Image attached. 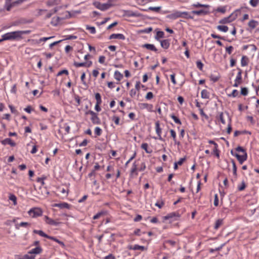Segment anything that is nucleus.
<instances>
[{"label": "nucleus", "mask_w": 259, "mask_h": 259, "mask_svg": "<svg viewBox=\"0 0 259 259\" xmlns=\"http://www.w3.org/2000/svg\"><path fill=\"white\" fill-rule=\"evenodd\" d=\"M155 130L156 134L158 136V139L161 141H164V139L163 138H162L161 136L162 130L161 128L160 127V123L158 121H156L155 123Z\"/></svg>", "instance_id": "39448f33"}, {"label": "nucleus", "mask_w": 259, "mask_h": 259, "mask_svg": "<svg viewBox=\"0 0 259 259\" xmlns=\"http://www.w3.org/2000/svg\"><path fill=\"white\" fill-rule=\"evenodd\" d=\"M85 114H90L91 115V120L93 124H99L101 123V120L98 116L97 113H95L92 110H88L85 112Z\"/></svg>", "instance_id": "7ed1b4c3"}, {"label": "nucleus", "mask_w": 259, "mask_h": 259, "mask_svg": "<svg viewBox=\"0 0 259 259\" xmlns=\"http://www.w3.org/2000/svg\"><path fill=\"white\" fill-rule=\"evenodd\" d=\"M164 205V202L163 201L161 200L160 202L157 201L155 204V205L157 206L159 208H162V207Z\"/></svg>", "instance_id": "0e129e2a"}, {"label": "nucleus", "mask_w": 259, "mask_h": 259, "mask_svg": "<svg viewBox=\"0 0 259 259\" xmlns=\"http://www.w3.org/2000/svg\"><path fill=\"white\" fill-rule=\"evenodd\" d=\"M44 220L47 224L52 226H57L60 224V222L54 221L47 215L45 216Z\"/></svg>", "instance_id": "0eeeda50"}, {"label": "nucleus", "mask_w": 259, "mask_h": 259, "mask_svg": "<svg viewBox=\"0 0 259 259\" xmlns=\"http://www.w3.org/2000/svg\"><path fill=\"white\" fill-rule=\"evenodd\" d=\"M225 245V243H223L222 244H221L220 246L218 247H216L215 248H210L209 249V252L210 253H213L214 251H220L221 250L222 248Z\"/></svg>", "instance_id": "c9c22d12"}, {"label": "nucleus", "mask_w": 259, "mask_h": 259, "mask_svg": "<svg viewBox=\"0 0 259 259\" xmlns=\"http://www.w3.org/2000/svg\"><path fill=\"white\" fill-rule=\"evenodd\" d=\"M217 118L219 119L221 123L223 124H226V121H225V120L224 118V113L223 112H221L219 113V116H217Z\"/></svg>", "instance_id": "79ce46f5"}, {"label": "nucleus", "mask_w": 259, "mask_h": 259, "mask_svg": "<svg viewBox=\"0 0 259 259\" xmlns=\"http://www.w3.org/2000/svg\"><path fill=\"white\" fill-rule=\"evenodd\" d=\"M217 28L219 30L224 32H227L229 29L228 27L226 25H218Z\"/></svg>", "instance_id": "72a5a7b5"}, {"label": "nucleus", "mask_w": 259, "mask_h": 259, "mask_svg": "<svg viewBox=\"0 0 259 259\" xmlns=\"http://www.w3.org/2000/svg\"><path fill=\"white\" fill-rule=\"evenodd\" d=\"M63 74H65L67 75H68V74H69L68 71L67 69L62 70L57 73V76H60Z\"/></svg>", "instance_id": "e2e57ef3"}, {"label": "nucleus", "mask_w": 259, "mask_h": 259, "mask_svg": "<svg viewBox=\"0 0 259 259\" xmlns=\"http://www.w3.org/2000/svg\"><path fill=\"white\" fill-rule=\"evenodd\" d=\"M214 205L215 206H218L219 205V198L217 194L214 195V199L213 202Z\"/></svg>", "instance_id": "774afa93"}, {"label": "nucleus", "mask_w": 259, "mask_h": 259, "mask_svg": "<svg viewBox=\"0 0 259 259\" xmlns=\"http://www.w3.org/2000/svg\"><path fill=\"white\" fill-rule=\"evenodd\" d=\"M54 36H50V37H42V38H40L37 41V44H39V43H40L42 41H46L52 38H53Z\"/></svg>", "instance_id": "052dcab7"}, {"label": "nucleus", "mask_w": 259, "mask_h": 259, "mask_svg": "<svg viewBox=\"0 0 259 259\" xmlns=\"http://www.w3.org/2000/svg\"><path fill=\"white\" fill-rule=\"evenodd\" d=\"M114 77L116 80L120 81L123 78V75L119 71L116 70L114 72Z\"/></svg>", "instance_id": "5701e85b"}, {"label": "nucleus", "mask_w": 259, "mask_h": 259, "mask_svg": "<svg viewBox=\"0 0 259 259\" xmlns=\"http://www.w3.org/2000/svg\"><path fill=\"white\" fill-rule=\"evenodd\" d=\"M152 30V28L151 27L145 28L141 30V32L145 33H149Z\"/></svg>", "instance_id": "13d9d810"}, {"label": "nucleus", "mask_w": 259, "mask_h": 259, "mask_svg": "<svg viewBox=\"0 0 259 259\" xmlns=\"http://www.w3.org/2000/svg\"><path fill=\"white\" fill-rule=\"evenodd\" d=\"M231 14H233V18L234 19V20L237 18V17L241 14V9H237L235 10L233 13H232Z\"/></svg>", "instance_id": "e433bc0d"}, {"label": "nucleus", "mask_w": 259, "mask_h": 259, "mask_svg": "<svg viewBox=\"0 0 259 259\" xmlns=\"http://www.w3.org/2000/svg\"><path fill=\"white\" fill-rule=\"evenodd\" d=\"M29 214L33 218H36L41 216L42 214V211L40 208H33L29 211Z\"/></svg>", "instance_id": "20e7f679"}, {"label": "nucleus", "mask_w": 259, "mask_h": 259, "mask_svg": "<svg viewBox=\"0 0 259 259\" xmlns=\"http://www.w3.org/2000/svg\"><path fill=\"white\" fill-rule=\"evenodd\" d=\"M141 109H147L148 111H152L153 105L148 103H141L139 105Z\"/></svg>", "instance_id": "a211bd4d"}, {"label": "nucleus", "mask_w": 259, "mask_h": 259, "mask_svg": "<svg viewBox=\"0 0 259 259\" xmlns=\"http://www.w3.org/2000/svg\"><path fill=\"white\" fill-rule=\"evenodd\" d=\"M85 28L87 30L90 31L91 34H95L96 32V28L94 26H91L88 25H85Z\"/></svg>", "instance_id": "58836bf2"}, {"label": "nucleus", "mask_w": 259, "mask_h": 259, "mask_svg": "<svg viewBox=\"0 0 259 259\" xmlns=\"http://www.w3.org/2000/svg\"><path fill=\"white\" fill-rule=\"evenodd\" d=\"M161 47L164 49H167L170 46V40L169 39H164L159 40Z\"/></svg>", "instance_id": "2eb2a0df"}, {"label": "nucleus", "mask_w": 259, "mask_h": 259, "mask_svg": "<svg viewBox=\"0 0 259 259\" xmlns=\"http://www.w3.org/2000/svg\"><path fill=\"white\" fill-rule=\"evenodd\" d=\"M14 7L12 3H9L5 1V5L4 6V9L7 11H10L11 9Z\"/></svg>", "instance_id": "a878e982"}, {"label": "nucleus", "mask_w": 259, "mask_h": 259, "mask_svg": "<svg viewBox=\"0 0 259 259\" xmlns=\"http://www.w3.org/2000/svg\"><path fill=\"white\" fill-rule=\"evenodd\" d=\"M19 259H35V256L32 255L25 254Z\"/></svg>", "instance_id": "4d7b16f0"}, {"label": "nucleus", "mask_w": 259, "mask_h": 259, "mask_svg": "<svg viewBox=\"0 0 259 259\" xmlns=\"http://www.w3.org/2000/svg\"><path fill=\"white\" fill-rule=\"evenodd\" d=\"M191 13L198 16L206 15L209 13V11L205 10H194L191 11Z\"/></svg>", "instance_id": "f8f14e48"}, {"label": "nucleus", "mask_w": 259, "mask_h": 259, "mask_svg": "<svg viewBox=\"0 0 259 259\" xmlns=\"http://www.w3.org/2000/svg\"><path fill=\"white\" fill-rule=\"evenodd\" d=\"M183 18L187 19H193L194 18V16L191 15V13L188 12H183Z\"/></svg>", "instance_id": "473e14b6"}, {"label": "nucleus", "mask_w": 259, "mask_h": 259, "mask_svg": "<svg viewBox=\"0 0 259 259\" xmlns=\"http://www.w3.org/2000/svg\"><path fill=\"white\" fill-rule=\"evenodd\" d=\"M42 251V249L40 246H36L35 248H32L31 250H30L29 251V253L38 254L41 253Z\"/></svg>", "instance_id": "6ab92c4d"}, {"label": "nucleus", "mask_w": 259, "mask_h": 259, "mask_svg": "<svg viewBox=\"0 0 259 259\" xmlns=\"http://www.w3.org/2000/svg\"><path fill=\"white\" fill-rule=\"evenodd\" d=\"M109 39H118L121 40H124L125 39V37L123 34L121 33H113L109 36Z\"/></svg>", "instance_id": "9b49d317"}, {"label": "nucleus", "mask_w": 259, "mask_h": 259, "mask_svg": "<svg viewBox=\"0 0 259 259\" xmlns=\"http://www.w3.org/2000/svg\"><path fill=\"white\" fill-rule=\"evenodd\" d=\"M124 15L131 17H139L141 16V14L138 12H134L131 10H125L124 11Z\"/></svg>", "instance_id": "6e6552de"}, {"label": "nucleus", "mask_w": 259, "mask_h": 259, "mask_svg": "<svg viewBox=\"0 0 259 259\" xmlns=\"http://www.w3.org/2000/svg\"><path fill=\"white\" fill-rule=\"evenodd\" d=\"M259 0H250L249 4L253 7H255L258 4Z\"/></svg>", "instance_id": "680f3d73"}, {"label": "nucleus", "mask_w": 259, "mask_h": 259, "mask_svg": "<svg viewBox=\"0 0 259 259\" xmlns=\"http://www.w3.org/2000/svg\"><path fill=\"white\" fill-rule=\"evenodd\" d=\"M166 17L168 19L171 20H176L177 18V11H174V12L170 14L167 15Z\"/></svg>", "instance_id": "2f4dec72"}, {"label": "nucleus", "mask_w": 259, "mask_h": 259, "mask_svg": "<svg viewBox=\"0 0 259 259\" xmlns=\"http://www.w3.org/2000/svg\"><path fill=\"white\" fill-rule=\"evenodd\" d=\"M87 64V62L79 63V62H74L73 63V65L74 66H75L76 67H86Z\"/></svg>", "instance_id": "37998d69"}, {"label": "nucleus", "mask_w": 259, "mask_h": 259, "mask_svg": "<svg viewBox=\"0 0 259 259\" xmlns=\"http://www.w3.org/2000/svg\"><path fill=\"white\" fill-rule=\"evenodd\" d=\"M235 157L237 158L240 164H242L247 158V153H243L242 155H239L238 153H235Z\"/></svg>", "instance_id": "1a4fd4ad"}, {"label": "nucleus", "mask_w": 259, "mask_h": 259, "mask_svg": "<svg viewBox=\"0 0 259 259\" xmlns=\"http://www.w3.org/2000/svg\"><path fill=\"white\" fill-rule=\"evenodd\" d=\"M33 232L35 234H38L41 237H44L47 238H48L49 236L47 234H46L45 232H44L42 230H34L33 231Z\"/></svg>", "instance_id": "c756f323"}, {"label": "nucleus", "mask_w": 259, "mask_h": 259, "mask_svg": "<svg viewBox=\"0 0 259 259\" xmlns=\"http://www.w3.org/2000/svg\"><path fill=\"white\" fill-rule=\"evenodd\" d=\"M180 217L179 213L177 212H172L168 213L167 215L164 216L163 219L164 220H167L169 219H172L174 218H179Z\"/></svg>", "instance_id": "4468645a"}, {"label": "nucleus", "mask_w": 259, "mask_h": 259, "mask_svg": "<svg viewBox=\"0 0 259 259\" xmlns=\"http://www.w3.org/2000/svg\"><path fill=\"white\" fill-rule=\"evenodd\" d=\"M192 6L193 7H195V8H201V7H203V8H208L209 7V6L208 5L201 4H200L198 2H197L196 3L193 4L192 5Z\"/></svg>", "instance_id": "f704fd0d"}, {"label": "nucleus", "mask_w": 259, "mask_h": 259, "mask_svg": "<svg viewBox=\"0 0 259 259\" xmlns=\"http://www.w3.org/2000/svg\"><path fill=\"white\" fill-rule=\"evenodd\" d=\"M95 99L96 100V103H102L101 96L100 93H97L95 94Z\"/></svg>", "instance_id": "864d4df0"}, {"label": "nucleus", "mask_w": 259, "mask_h": 259, "mask_svg": "<svg viewBox=\"0 0 259 259\" xmlns=\"http://www.w3.org/2000/svg\"><path fill=\"white\" fill-rule=\"evenodd\" d=\"M112 120L114 122L115 124L117 125H119L120 118L116 115L113 116Z\"/></svg>", "instance_id": "09e8293b"}, {"label": "nucleus", "mask_w": 259, "mask_h": 259, "mask_svg": "<svg viewBox=\"0 0 259 259\" xmlns=\"http://www.w3.org/2000/svg\"><path fill=\"white\" fill-rule=\"evenodd\" d=\"M48 239L52 240L57 242L63 247H65V244H64V242L62 241L59 240V239H58L57 238H56L55 237L49 236Z\"/></svg>", "instance_id": "cd10ccee"}, {"label": "nucleus", "mask_w": 259, "mask_h": 259, "mask_svg": "<svg viewBox=\"0 0 259 259\" xmlns=\"http://www.w3.org/2000/svg\"><path fill=\"white\" fill-rule=\"evenodd\" d=\"M258 24H259V23H258V21L254 20H250L248 23V26L251 29L255 28L257 25H258Z\"/></svg>", "instance_id": "4be33fe9"}, {"label": "nucleus", "mask_w": 259, "mask_h": 259, "mask_svg": "<svg viewBox=\"0 0 259 259\" xmlns=\"http://www.w3.org/2000/svg\"><path fill=\"white\" fill-rule=\"evenodd\" d=\"M248 94V89L246 87L241 88V94L243 96H247Z\"/></svg>", "instance_id": "3c124183"}, {"label": "nucleus", "mask_w": 259, "mask_h": 259, "mask_svg": "<svg viewBox=\"0 0 259 259\" xmlns=\"http://www.w3.org/2000/svg\"><path fill=\"white\" fill-rule=\"evenodd\" d=\"M9 199L12 201L14 205L17 204V197L13 194H10L9 196Z\"/></svg>", "instance_id": "a19ab883"}, {"label": "nucleus", "mask_w": 259, "mask_h": 259, "mask_svg": "<svg viewBox=\"0 0 259 259\" xmlns=\"http://www.w3.org/2000/svg\"><path fill=\"white\" fill-rule=\"evenodd\" d=\"M30 32V30H18L7 32L3 35L6 40L19 41L23 38V34H29Z\"/></svg>", "instance_id": "f257e3e1"}, {"label": "nucleus", "mask_w": 259, "mask_h": 259, "mask_svg": "<svg viewBox=\"0 0 259 259\" xmlns=\"http://www.w3.org/2000/svg\"><path fill=\"white\" fill-rule=\"evenodd\" d=\"M237 69L238 70V72L235 79V82H238L241 83L242 82V70L239 68H237Z\"/></svg>", "instance_id": "412c9836"}, {"label": "nucleus", "mask_w": 259, "mask_h": 259, "mask_svg": "<svg viewBox=\"0 0 259 259\" xmlns=\"http://www.w3.org/2000/svg\"><path fill=\"white\" fill-rule=\"evenodd\" d=\"M93 5L97 9L101 11H104L112 7L113 5L111 3H107L101 4L100 2L96 1L93 3Z\"/></svg>", "instance_id": "f03ea898"}, {"label": "nucleus", "mask_w": 259, "mask_h": 259, "mask_svg": "<svg viewBox=\"0 0 259 259\" xmlns=\"http://www.w3.org/2000/svg\"><path fill=\"white\" fill-rule=\"evenodd\" d=\"M226 6L219 7L216 9V11L224 14L226 11Z\"/></svg>", "instance_id": "8fccbe9b"}, {"label": "nucleus", "mask_w": 259, "mask_h": 259, "mask_svg": "<svg viewBox=\"0 0 259 259\" xmlns=\"http://www.w3.org/2000/svg\"><path fill=\"white\" fill-rule=\"evenodd\" d=\"M142 48H146L147 50L157 52V49L156 48L155 46L153 44H145L142 45Z\"/></svg>", "instance_id": "dca6fc26"}, {"label": "nucleus", "mask_w": 259, "mask_h": 259, "mask_svg": "<svg viewBox=\"0 0 259 259\" xmlns=\"http://www.w3.org/2000/svg\"><path fill=\"white\" fill-rule=\"evenodd\" d=\"M1 143L4 145L9 144L12 147H14L16 146V143L12 141V140L10 138H6L4 139V140L1 141Z\"/></svg>", "instance_id": "f3484780"}, {"label": "nucleus", "mask_w": 259, "mask_h": 259, "mask_svg": "<svg viewBox=\"0 0 259 259\" xmlns=\"http://www.w3.org/2000/svg\"><path fill=\"white\" fill-rule=\"evenodd\" d=\"M54 206L58 207L60 209L67 208L69 209L71 207V205L67 202H62L59 203H55L54 204Z\"/></svg>", "instance_id": "9d476101"}, {"label": "nucleus", "mask_w": 259, "mask_h": 259, "mask_svg": "<svg viewBox=\"0 0 259 259\" xmlns=\"http://www.w3.org/2000/svg\"><path fill=\"white\" fill-rule=\"evenodd\" d=\"M246 187V184L244 181H242L240 185L238 186V190L240 191H243Z\"/></svg>", "instance_id": "603ef678"}, {"label": "nucleus", "mask_w": 259, "mask_h": 259, "mask_svg": "<svg viewBox=\"0 0 259 259\" xmlns=\"http://www.w3.org/2000/svg\"><path fill=\"white\" fill-rule=\"evenodd\" d=\"M137 171H138L137 164H136V162L135 161L133 163L132 167V168L131 169V171H130V176L132 177L134 175H135L136 176H138V173Z\"/></svg>", "instance_id": "ddd939ff"}, {"label": "nucleus", "mask_w": 259, "mask_h": 259, "mask_svg": "<svg viewBox=\"0 0 259 259\" xmlns=\"http://www.w3.org/2000/svg\"><path fill=\"white\" fill-rule=\"evenodd\" d=\"M164 33L162 31H157L156 35L155 36V39L157 41L160 40V38L164 37Z\"/></svg>", "instance_id": "bb28decb"}, {"label": "nucleus", "mask_w": 259, "mask_h": 259, "mask_svg": "<svg viewBox=\"0 0 259 259\" xmlns=\"http://www.w3.org/2000/svg\"><path fill=\"white\" fill-rule=\"evenodd\" d=\"M226 113L227 114L228 118H229V123H228V127L227 129V134H230L232 131L231 118L229 116V113L228 112H226Z\"/></svg>", "instance_id": "c85d7f7f"}, {"label": "nucleus", "mask_w": 259, "mask_h": 259, "mask_svg": "<svg viewBox=\"0 0 259 259\" xmlns=\"http://www.w3.org/2000/svg\"><path fill=\"white\" fill-rule=\"evenodd\" d=\"M209 77L210 80L212 81L213 82H215L219 79L220 76L219 75L211 74Z\"/></svg>", "instance_id": "c03bdc74"}, {"label": "nucleus", "mask_w": 259, "mask_h": 259, "mask_svg": "<svg viewBox=\"0 0 259 259\" xmlns=\"http://www.w3.org/2000/svg\"><path fill=\"white\" fill-rule=\"evenodd\" d=\"M131 249H132L133 250H144L146 249L145 246H141L138 244H135L134 245L133 247L130 248Z\"/></svg>", "instance_id": "ea45409f"}, {"label": "nucleus", "mask_w": 259, "mask_h": 259, "mask_svg": "<svg viewBox=\"0 0 259 259\" xmlns=\"http://www.w3.org/2000/svg\"><path fill=\"white\" fill-rule=\"evenodd\" d=\"M170 117L174 120L176 123L179 125L182 124V122L181 121L180 119L176 116L174 114H170Z\"/></svg>", "instance_id": "4c0bfd02"}, {"label": "nucleus", "mask_w": 259, "mask_h": 259, "mask_svg": "<svg viewBox=\"0 0 259 259\" xmlns=\"http://www.w3.org/2000/svg\"><path fill=\"white\" fill-rule=\"evenodd\" d=\"M161 9V7H150L148 8L149 10L153 11L156 12H158L159 11V10Z\"/></svg>", "instance_id": "bf43d9fd"}, {"label": "nucleus", "mask_w": 259, "mask_h": 259, "mask_svg": "<svg viewBox=\"0 0 259 259\" xmlns=\"http://www.w3.org/2000/svg\"><path fill=\"white\" fill-rule=\"evenodd\" d=\"M141 148L144 149L147 153L150 154L152 152V149L148 148V145L146 143L141 145Z\"/></svg>", "instance_id": "393cba45"}, {"label": "nucleus", "mask_w": 259, "mask_h": 259, "mask_svg": "<svg viewBox=\"0 0 259 259\" xmlns=\"http://www.w3.org/2000/svg\"><path fill=\"white\" fill-rule=\"evenodd\" d=\"M223 219L217 220L215 223L214 229L215 230H218L219 228V227L223 224Z\"/></svg>", "instance_id": "7c9ffc66"}, {"label": "nucleus", "mask_w": 259, "mask_h": 259, "mask_svg": "<svg viewBox=\"0 0 259 259\" xmlns=\"http://www.w3.org/2000/svg\"><path fill=\"white\" fill-rule=\"evenodd\" d=\"M201 97L202 99H208L210 98V93L206 90H203L201 92Z\"/></svg>", "instance_id": "aec40b11"}, {"label": "nucleus", "mask_w": 259, "mask_h": 259, "mask_svg": "<svg viewBox=\"0 0 259 259\" xmlns=\"http://www.w3.org/2000/svg\"><path fill=\"white\" fill-rule=\"evenodd\" d=\"M211 36L213 38H218V39L224 40H226L224 36H222L219 35L215 34L214 33H211Z\"/></svg>", "instance_id": "5fc2aeb1"}, {"label": "nucleus", "mask_w": 259, "mask_h": 259, "mask_svg": "<svg viewBox=\"0 0 259 259\" xmlns=\"http://www.w3.org/2000/svg\"><path fill=\"white\" fill-rule=\"evenodd\" d=\"M231 162H232V165H233V175L235 176H237V166L236 165V163L235 162V161L233 159H232L231 160Z\"/></svg>", "instance_id": "de8ad7c7"}, {"label": "nucleus", "mask_w": 259, "mask_h": 259, "mask_svg": "<svg viewBox=\"0 0 259 259\" xmlns=\"http://www.w3.org/2000/svg\"><path fill=\"white\" fill-rule=\"evenodd\" d=\"M248 58L246 56H243L241 59V66L244 67L248 65Z\"/></svg>", "instance_id": "b1692460"}, {"label": "nucleus", "mask_w": 259, "mask_h": 259, "mask_svg": "<svg viewBox=\"0 0 259 259\" xmlns=\"http://www.w3.org/2000/svg\"><path fill=\"white\" fill-rule=\"evenodd\" d=\"M105 214V212L104 211H101L100 212H98L97 214L94 215L93 217V219L94 220H97L102 215H103Z\"/></svg>", "instance_id": "a18cd8bd"}, {"label": "nucleus", "mask_w": 259, "mask_h": 259, "mask_svg": "<svg viewBox=\"0 0 259 259\" xmlns=\"http://www.w3.org/2000/svg\"><path fill=\"white\" fill-rule=\"evenodd\" d=\"M236 151H237V152H242L243 153H247L246 150H245V149H244L243 147H242L241 146H238L236 148Z\"/></svg>", "instance_id": "338daca9"}, {"label": "nucleus", "mask_w": 259, "mask_h": 259, "mask_svg": "<svg viewBox=\"0 0 259 259\" xmlns=\"http://www.w3.org/2000/svg\"><path fill=\"white\" fill-rule=\"evenodd\" d=\"M233 15V14H230L228 17H225L221 19L219 21V23L220 24H225L233 22V21H234V19L232 17Z\"/></svg>", "instance_id": "423d86ee"}, {"label": "nucleus", "mask_w": 259, "mask_h": 259, "mask_svg": "<svg viewBox=\"0 0 259 259\" xmlns=\"http://www.w3.org/2000/svg\"><path fill=\"white\" fill-rule=\"evenodd\" d=\"M197 67L201 71L203 69V64L201 61L198 60L196 62Z\"/></svg>", "instance_id": "6e6d98bb"}, {"label": "nucleus", "mask_w": 259, "mask_h": 259, "mask_svg": "<svg viewBox=\"0 0 259 259\" xmlns=\"http://www.w3.org/2000/svg\"><path fill=\"white\" fill-rule=\"evenodd\" d=\"M94 132L96 136H100L102 134V131L100 127L97 126L95 127Z\"/></svg>", "instance_id": "49530a36"}, {"label": "nucleus", "mask_w": 259, "mask_h": 259, "mask_svg": "<svg viewBox=\"0 0 259 259\" xmlns=\"http://www.w3.org/2000/svg\"><path fill=\"white\" fill-rule=\"evenodd\" d=\"M77 38V36L74 35H67L66 37L64 40H71V39H75Z\"/></svg>", "instance_id": "69168bd1"}]
</instances>
